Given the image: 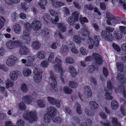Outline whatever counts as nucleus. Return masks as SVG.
<instances>
[{"mask_svg":"<svg viewBox=\"0 0 126 126\" xmlns=\"http://www.w3.org/2000/svg\"><path fill=\"white\" fill-rule=\"evenodd\" d=\"M35 112L25 111L23 114V118L26 120H29L30 123H32L37 120V118Z\"/></svg>","mask_w":126,"mask_h":126,"instance_id":"f257e3e1","label":"nucleus"},{"mask_svg":"<svg viewBox=\"0 0 126 126\" xmlns=\"http://www.w3.org/2000/svg\"><path fill=\"white\" fill-rule=\"evenodd\" d=\"M22 44V42L18 40L15 41L10 40L6 43V46L8 49H13L16 47L20 46Z\"/></svg>","mask_w":126,"mask_h":126,"instance_id":"f03ea898","label":"nucleus"},{"mask_svg":"<svg viewBox=\"0 0 126 126\" xmlns=\"http://www.w3.org/2000/svg\"><path fill=\"white\" fill-rule=\"evenodd\" d=\"M24 26L25 30L24 32L23 38L24 39L30 38L29 32L31 30L32 28L31 24L28 22H26L24 23Z\"/></svg>","mask_w":126,"mask_h":126,"instance_id":"7ed1b4c3","label":"nucleus"},{"mask_svg":"<svg viewBox=\"0 0 126 126\" xmlns=\"http://www.w3.org/2000/svg\"><path fill=\"white\" fill-rule=\"evenodd\" d=\"M79 13L78 11H75L73 13L71 16L68 18L67 22L69 25H73L75 21H78Z\"/></svg>","mask_w":126,"mask_h":126,"instance_id":"20e7f679","label":"nucleus"},{"mask_svg":"<svg viewBox=\"0 0 126 126\" xmlns=\"http://www.w3.org/2000/svg\"><path fill=\"white\" fill-rule=\"evenodd\" d=\"M50 76L49 79V82L52 85V90L55 92L57 91V89L56 87L57 84V81L56 80L57 77L54 75L53 72L51 70L50 71Z\"/></svg>","mask_w":126,"mask_h":126,"instance_id":"39448f33","label":"nucleus"},{"mask_svg":"<svg viewBox=\"0 0 126 126\" xmlns=\"http://www.w3.org/2000/svg\"><path fill=\"white\" fill-rule=\"evenodd\" d=\"M17 60V57L14 55L9 56L6 61V64L8 66L11 67L14 66Z\"/></svg>","mask_w":126,"mask_h":126,"instance_id":"423d86ee","label":"nucleus"},{"mask_svg":"<svg viewBox=\"0 0 126 126\" xmlns=\"http://www.w3.org/2000/svg\"><path fill=\"white\" fill-rule=\"evenodd\" d=\"M31 25L32 29L36 31L40 29L41 27V23L36 20H35L32 23Z\"/></svg>","mask_w":126,"mask_h":126,"instance_id":"0eeeda50","label":"nucleus"},{"mask_svg":"<svg viewBox=\"0 0 126 126\" xmlns=\"http://www.w3.org/2000/svg\"><path fill=\"white\" fill-rule=\"evenodd\" d=\"M93 56L94 59L97 64L100 65L102 63L103 61L102 58L99 54L94 53L93 54Z\"/></svg>","mask_w":126,"mask_h":126,"instance_id":"6e6552de","label":"nucleus"},{"mask_svg":"<svg viewBox=\"0 0 126 126\" xmlns=\"http://www.w3.org/2000/svg\"><path fill=\"white\" fill-rule=\"evenodd\" d=\"M55 63L57 64L54 65V68L55 70H58L61 69L62 67V61L61 59L58 57H56L55 58Z\"/></svg>","mask_w":126,"mask_h":126,"instance_id":"1a4fd4ad","label":"nucleus"},{"mask_svg":"<svg viewBox=\"0 0 126 126\" xmlns=\"http://www.w3.org/2000/svg\"><path fill=\"white\" fill-rule=\"evenodd\" d=\"M30 52L29 48L25 46L21 47L19 50V54L21 55H26L29 54Z\"/></svg>","mask_w":126,"mask_h":126,"instance_id":"9d476101","label":"nucleus"},{"mask_svg":"<svg viewBox=\"0 0 126 126\" xmlns=\"http://www.w3.org/2000/svg\"><path fill=\"white\" fill-rule=\"evenodd\" d=\"M48 114L50 115L51 118L54 117L56 114L57 110L56 108L53 107H49L47 108Z\"/></svg>","mask_w":126,"mask_h":126,"instance_id":"9b49d317","label":"nucleus"},{"mask_svg":"<svg viewBox=\"0 0 126 126\" xmlns=\"http://www.w3.org/2000/svg\"><path fill=\"white\" fill-rule=\"evenodd\" d=\"M89 44L88 48L90 49H92L94 46H98L99 41L98 40H88Z\"/></svg>","mask_w":126,"mask_h":126,"instance_id":"f8f14e48","label":"nucleus"},{"mask_svg":"<svg viewBox=\"0 0 126 126\" xmlns=\"http://www.w3.org/2000/svg\"><path fill=\"white\" fill-rule=\"evenodd\" d=\"M19 71H11L9 74V77L11 80H16L18 77Z\"/></svg>","mask_w":126,"mask_h":126,"instance_id":"ddd939ff","label":"nucleus"},{"mask_svg":"<svg viewBox=\"0 0 126 126\" xmlns=\"http://www.w3.org/2000/svg\"><path fill=\"white\" fill-rule=\"evenodd\" d=\"M27 62L25 65L26 66H30L33 64V62L35 60V57L32 55H29L27 57Z\"/></svg>","mask_w":126,"mask_h":126,"instance_id":"4468645a","label":"nucleus"},{"mask_svg":"<svg viewBox=\"0 0 126 126\" xmlns=\"http://www.w3.org/2000/svg\"><path fill=\"white\" fill-rule=\"evenodd\" d=\"M84 91L85 94H87L88 97H90L92 95V92L90 87L88 86H86L84 87Z\"/></svg>","mask_w":126,"mask_h":126,"instance_id":"2eb2a0df","label":"nucleus"},{"mask_svg":"<svg viewBox=\"0 0 126 126\" xmlns=\"http://www.w3.org/2000/svg\"><path fill=\"white\" fill-rule=\"evenodd\" d=\"M90 108L93 110H95L98 107V105L96 102L95 101H90L89 102Z\"/></svg>","mask_w":126,"mask_h":126,"instance_id":"dca6fc26","label":"nucleus"},{"mask_svg":"<svg viewBox=\"0 0 126 126\" xmlns=\"http://www.w3.org/2000/svg\"><path fill=\"white\" fill-rule=\"evenodd\" d=\"M31 46L34 49L38 50L41 47V44L38 41H36L32 43Z\"/></svg>","mask_w":126,"mask_h":126,"instance_id":"f3484780","label":"nucleus"},{"mask_svg":"<svg viewBox=\"0 0 126 126\" xmlns=\"http://www.w3.org/2000/svg\"><path fill=\"white\" fill-rule=\"evenodd\" d=\"M116 78L120 83L123 84L125 83L126 82V79L124 76L121 73L118 74Z\"/></svg>","mask_w":126,"mask_h":126,"instance_id":"a211bd4d","label":"nucleus"},{"mask_svg":"<svg viewBox=\"0 0 126 126\" xmlns=\"http://www.w3.org/2000/svg\"><path fill=\"white\" fill-rule=\"evenodd\" d=\"M23 99L27 104H30L32 103L33 99L31 96L28 95L24 96Z\"/></svg>","mask_w":126,"mask_h":126,"instance_id":"6ab92c4d","label":"nucleus"},{"mask_svg":"<svg viewBox=\"0 0 126 126\" xmlns=\"http://www.w3.org/2000/svg\"><path fill=\"white\" fill-rule=\"evenodd\" d=\"M37 56V58L39 59H44L46 57V53L44 51L40 50L38 52Z\"/></svg>","mask_w":126,"mask_h":126,"instance_id":"aec40b11","label":"nucleus"},{"mask_svg":"<svg viewBox=\"0 0 126 126\" xmlns=\"http://www.w3.org/2000/svg\"><path fill=\"white\" fill-rule=\"evenodd\" d=\"M98 69V67L97 65H92L89 67L88 70L90 73L93 74L95 70L97 69Z\"/></svg>","mask_w":126,"mask_h":126,"instance_id":"412c9836","label":"nucleus"},{"mask_svg":"<svg viewBox=\"0 0 126 126\" xmlns=\"http://www.w3.org/2000/svg\"><path fill=\"white\" fill-rule=\"evenodd\" d=\"M53 6L54 7L57 8L60 7L64 5V3L62 2L54 1L52 3Z\"/></svg>","mask_w":126,"mask_h":126,"instance_id":"4be33fe9","label":"nucleus"},{"mask_svg":"<svg viewBox=\"0 0 126 126\" xmlns=\"http://www.w3.org/2000/svg\"><path fill=\"white\" fill-rule=\"evenodd\" d=\"M114 34L115 38L116 39H121L123 33L121 31L117 32L116 31H115L114 32Z\"/></svg>","mask_w":126,"mask_h":126,"instance_id":"5701e85b","label":"nucleus"},{"mask_svg":"<svg viewBox=\"0 0 126 126\" xmlns=\"http://www.w3.org/2000/svg\"><path fill=\"white\" fill-rule=\"evenodd\" d=\"M107 87L105 89V91H110L112 90L113 87L111 81L109 80H108L107 82Z\"/></svg>","mask_w":126,"mask_h":126,"instance_id":"b1692460","label":"nucleus"},{"mask_svg":"<svg viewBox=\"0 0 126 126\" xmlns=\"http://www.w3.org/2000/svg\"><path fill=\"white\" fill-rule=\"evenodd\" d=\"M72 45L73 46V47L71 49V51L72 52L75 54H77L79 52L75 48V44L73 43H70L68 44V46L69 47L71 48V45Z\"/></svg>","mask_w":126,"mask_h":126,"instance_id":"393cba45","label":"nucleus"},{"mask_svg":"<svg viewBox=\"0 0 126 126\" xmlns=\"http://www.w3.org/2000/svg\"><path fill=\"white\" fill-rule=\"evenodd\" d=\"M56 71H58L59 73H60V78L61 79V80L62 82L64 83V77L65 76V72L63 71L62 67L61 68V69L58 70H55Z\"/></svg>","mask_w":126,"mask_h":126,"instance_id":"a878e982","label":"nucleus"},{"mask_svg":"<svg viewBox=\"0 0 126 126\" xmlns=\"http://www.w3.org/2000/svg\"><path fill=\"white\" fill-rule=\"evenodd\" d=\"M68 69L70 72L73 77H75L76 75V72L75 69L72 65H70Z\"/></svg>","mask_w":126,"mask_h":126,"instance_id":"bb28decb","label":"nucleus"},{"mask_svg":"<svg viewBox=\"0 0 126 126\" xmlns=\"http://www.w3.org/2000/svg\"><path fill=\"white\" fill-rule=\"evenodd\" d=\"M74 107L76 108L77 113L79 114H80L82 113V111L81 110V106L80 104L78 103H76L74 105Z\"/></svg>","mask_w":126,"mask_h":126,"instance_id":"cd10ccee","label":"nucleus"},{"mask_svg":"<svg viewBox=\"0 0 126 126\" xmlns=\"http://www.w3.org/2000/svg\"><path fill=\"white\" fill-rule=\"evenodd\" d=\"M55 56L54 54L52 52H51L48 59V61L52 63H55V61L54 60Z\"/></svg>","mask_w":126,"mask_h":126,"instance_id":"c85d7f7f","label":"nucleus"},{"mask_svg":"<svg viewBox=\"0 0 126 126\" xmlns=\"http://www.w3.org/2000/svg\"><path fill=\"white\" fill-rule=\"evenodd\" d=\"M50 116L48 113L45 114L44 115V122L47 124L49 123L51 121Z\"/></svg>","mask_w":126,"mask_h":126,"instance_id":"c756f323","label":"nucleus"},{"mask_svg":"<svg viewBox=\"0 0 126 126\" xmlns=\"http://www.w3.org/2000/svg\"><path fill=\"white\" fill-rule=\"evenodd\" d=\"M111 120V122L112 124L115 126L120 125V123L118 122V120L115 117H111L110 118Z\"/></svg>","mask_w":126,"mask_h":126,"instance_id":"7c9ffc66","label":"nucleus"},{"mask_svg":"<svg viewBox=\"0 0 126 126\" xmlns=\"http://www.w3.org/2000/svg\"><path fill=\"white\" fill-rule=\"evenodd\" d=\"M42 78V76L41 74L36 75L34 76V80L35 82L38 83L40 81Z\"/></svg>","mask_w":126,"mask_h":126,"instance_id":"2f4dec72","label":"nucleus"},{"mask_svg":"<svg viewBox=\"0 0 126 126\" xmlns=\"http://www.w3.org/2000/svg\"><path fill=\"white\" fill-rule=\"evenodd\" d=\"M31 70L28 68L24 69L23 71V74L25 76L28 77L29 76L31 73Z\"/></svg>","mask_w":126,"mask_h":126,"instance_id":"473e14b6","label":"nucleus"},{"mask_svg":"<svg viewBox=\"0 0 126 126\" xmlns=\"http://www.w3.org/2000/svg\"><path fill=\"white\" fill-rule=\"evenodd\" d=\"M111 107L113 110L117 109L118 107V104L117 101L113 100L111 102Z\"/></svg>","mask_w":126,"mask_h":126,"instance_id":"72a5a7b5","label":"nucleus"},{"mask_svg":"<svg viewBox=\"0 0 126 126\" xmlns=\"http://www.w3.org/2000/svg\"><path fill=\"white\" fill-rule=\"evenodd\" d=\"M63 91L66 94H70L72 91V90L68 86H64L63 88Z\"/></svg>","mask_w":126,"mask_h":126,"instance_id":"f704fd0d","label":"nucleus"},{"mask_svg":"<svg viewBox=\"0 0 126 126\" xmlns=\"http://www.w3.org/2000/svg\"><path fill=\"white\" fill-rule=\"evenodd\" d=\"M105 94L104 98L106 100H111L113 99V97L110 95V91H106Z\"/></svg>","mask_w":126,"mask_h":126,"instance_id":"c9c22d12","label":"nucleus"},{"mask_svg":"<svg viewBox=\"0 0 126 126\" xmlns=\"http://www.w3.org/2000/svg\"><path fill=\"white\" fill-rule=\"evenodd\" d=\"M118 88L121 92H123V96L126 98V91L124 89V86L121 84L119 86Z\"/></svg>","mask_w":126,"mask_h":126,"instance_id":"e433bc0d","label":"nucleus"},{"mask_svg":"<svg viewBox=\"0 0 126 126\" xmlns=\"http://www.w3.org/2000/svg\"><path fill=\"white\" fill-rule=\"evenodd\" d=\"M38 106L41 108H44L45 106V104L44 101L43 100H39L37 101Z\"/></svg>","mask_w":126,"mask_h":126,"instance_id":"4c0bfd02","label":"nucleus"},{"mask_svg":"<svg viewBox=\"0 0 126 126\" xmlns=\"http://www.w3.org/2000/svg\"><path fill=\"white\" fill-rule=\"evenodd\" d=\"M46 4V0H41L38 4L41 8L43 9H45L46 8L45 6Z\"/></svg>","mask_w":126,"mask_h":126,"instance_id":"58836bf2","label":"nucleus"},{"mask_svg":"<svg viewBox=\"0 0 126 126\" xmlns=\"http://www.w3.org/2000/svg\"><path fill=\"white\" fill-rule=\"evenodd\" d=\"M68 51V48L67 46L64 45H63L60 49V52L62 54H64Z\"/></svg>","mask_w":126,"mask_h":126,"instance_id":"ea45409f","label":"nucleus"},{"mask_svg":"<svg viewBox=\"0 0 126 126\" xmlns=\"http://www.w3.org/2000/svg\"><path fill=\"white\" fill-rule=\"evenodd\" d=\"M78 85L77 83L75 81H70L69 83V86L72 88H76Z\"/></svg>","mask_w":126,"mask_h":126,"instance_id":"a19ab883","label":"nucleus"},{"mask_svg":"<svg viewBox=\"0 0 126 126\" xmlns=\"http://www.w3.org/2000/svg\"><path fill=\"white\" fill-rule=\"evenodd\" d=\"M21 90L24 92L26 93L28 91V89L27 86L25 83H23L21 85Z\"/></svg>","mask_w":126,"mask_h":126,"instance_id":"79ce46f5","label":"nucleus"},{"mask_svg":"<svg viewBox=\"0 0 126 126\" xmlns=\"http://www.w3.org/2000/svg\"><path fill=\"white\" fill-rule=\"evenodd\" d=\"M57 26L63 32H64L65 31V25L63 24L62 23H60L58 24Z\"/></svg>","mask_w":126,"mask_h":126,"instance_id":"37998d69","label":"nucleus"},{"mask_svg":"<svg viewBox=\"0 0 126 126\" xmlns=\"http://www.w3.org/2000/svg\"><path fill=\"white\" fill-rule=\"evenodd\" d=\"M18 107L20 110H26V106L25 103L23 102H21L18 105Z\"/></svg>","mask_w":126,"mask_h":126,"instance_id":"c03bdc74","label":"nucleus"},{"mask_svg":"<svg viewBox=\"0 0 126 126\" xmlns=\"http://www.w3.org/2000/svg\"><path fill=\"white\" fill-rule=\"evenodd\" d=\"M52 120L54 122H57L58 123H61L62 120L60 117H53L52 118H51Z\"/></svg>","mask_w":126,"mask_h":126,"instance_id":"a18cd8bd","label":"nucleus"},{"mask_svg":"<svg viewBox=\"0 0 126 126\" xmlns=\"http://www.w3.org/2000/svg\"><path fill=\"white\" fill-rule=\"evenodd\" d=\"M6 88H8L9 87H11L13 85L14 82L12 81L8 80H6Z\"/></svg>","mask_w":126,"mask_h":126,"instance_id":"49530a36","label":"nucleus"},{"mask_svg":"<svg viewBox=\"0 0 126 126\" xmlns=\"http://www.w3.org/2000/svg\"><path fill=\"white\" fill-rule=\"evenodd\" d=\"M15 32L16 33H18L21 31L20 26L18 24H16L14 26Z\"/></svg>","mask_w":126,"mask_h":126,"instance_id":"de8ad7c7","label":"nucleus"},{"mask_svg":"<svg viewBox=\"0 0 126 126\" xmlns=\"http://www.w3.org/2000/svg\"><path fill=\"white\" fill-rule=\"evenodd\" d=\"M48 101L49 103L51 104L54 105L56 100L53 97L48 96L47 97Z\"/></svg>","mask_w":126,"mask_h":126,"instance_id":"09e8293b","label":"nucleus"},{"mask_svg":"<svg viewBox=\"0 0 126 126\" xmlns=\"http://www.w3.org/2000/svg\"><path fill=\"white\" fill-rule=\"evenodd\" d=\"M118 69V70L122 72L123 70V63L120 62H118L117 63Z\"/></svg>","mask_w":126,"mask_h":126,"instance_id":"8fccbe9b","label":"nucleus"},{"mask_svg":"<svg viewBox=\"0 0 126 126\" xmlns=\"http://www.w3.org/2000/svg\"><path fill=\"white\" fill-rule=\"evenodd\" d=\"M49 63L46 60H44L41 63V66L44 68L47 67Z\"/></svg>","mask_w":126,"mask_h":126,"instance_id":"3c124183","label":"nucleus"},{"mask_svg":"<svg viewBox=\"0 0 126 126\" xmlns=\"http://www.w3.org/2000/svg\"><path fill=\"white\" fill-rule=\"evenodd\" d=\"M6 21L4 18L2 16H0V29L2 28Z\"/></svg>","mask_w":126,"mask_h":126,"instance_id":"603ef678","label":"nucleus"},{"mask_svg":"<svg viewBox=\"0 0 126 126\" xmlns=\"http://www.w3.org/2000/svg\"><path fill=\"white\" fill-rule=\"evenodd\" d=\"M88 29L87 27H84L82 29V31L83 32V33L84 36H88L89 34V32L88 31Z\"/></svg>","mask_w":126,"mask_h":126,"instance_id":"864d4df0","label":"nucleus"},{"mask_svg":"<svg viewBox=\"0 0 126 126\" xmlns=\"http://www.w3.org/2000/svg\"><path fill=\"white\" fill-rule=\"evenodd\" d=\"M66 62L67 63L72 64L74 62L73 59L71 57H67L65 59Z\"/></svg>","mask_w":126,"mask_h":126,"instance_id":"5fc2aeb1","label":"nucleus"},{"mask_svg":"<svg viewBox=\"0 0 126 126\" xmlns=\"http://www.w3.org/2000/svg\"><path fill=\"white\" fill-rule=\"evenodd\" d=\"M85 113L88 116H91L94 115V113L88 109L86 108L85 109Z\"/></svg>","mask_w":126,"mask_h":126,"instance_id":"6e6d98bb","label":"nucleus"},{"mask_svg":"<svg viewBox=\"0 0 126 126\" xmlns=\"http://www.w3.org/2000/svg\"><path fill=\"white\" fill-rule=\"evenodd\" d=\"M42 70L39 69V68H35L33 70V73L35 75L41 74Z\"/></svg>","mask_w":126,"mask_h":126,"instance_id":"4d7b16f0","label":"nucleus"},{"mask_svg":"<svg viewBox=\"0 0 126 126\" xmlns=\"http://www.w3.org/2000/svg\"><path fill=\"white\" fill-rule=\"evenodd\" d=\"M51 18L50 16L48 14L46 13L43 16V19L46 22L48 20L50 19Z\"/></svg>","mask_w":126,"mask_h":126,"instance_id":"13d9d810","label":"nucleus"},{"mask_svg":"<svg viewBox=\"0 0 126 126\" xmlns=\"http://www.w3.org/2000/svg\"><path fill=\"white\" fill-rule=\"evenodd\" d=\"M124 105H122L120 107V109L121 112L122 114L124 116L126 115V111L124 109Z\"/></svg>","mask_w":126,"mask_h":126,"instance_id":"bf43d9fd","label":"nucleus"},{"mask_svg":"<svg viewBox=\"0 0 126 126\" xmlns=\"http://www.w3.org/2000/svg\"><path fill=\"white\" fill-rule=\"evenodd\" d=\"M80 51L81 53L83 55H86L88 53L87 51L85 48L83 47L80 48Z\"/></svg>","mask_w":126,"mask_h":126,"instance_id":"052dcab7","label":"nucleus"},{"mask_svg":"<svg viewBox=\"0 0 126 126\" xmlns=\"http://www.w3.org/2000/svg\"><path fill=\"white\" fill-rule=\"evenodd\" d=\"M58 16L59 15H57L55 16V19H52V18L51 19V22L53 24H57V22L59 20Z\"/></svg>","mask_w":126,"mask_h":126,"instance_id":"680f3d73","label":"nucleus"},{"mask_svg":"<svg viewBox=\"0 0 126 126\" xmlns=\"http://www.w3.org/2000/svg\"><path fill=\"white\" fill-rule=\"evenodd\" d=\"M18 15L16 12H14L11 15V16L12 19V20L13 21H16Z\"/></svg>","mask_w":126,"mask_h":126,"instance_id":"e2e57ef3","label":"nucleus"},{"mask_svg":"<svg viewBox=\"0 0 126 126\" xmlns=\"http://www.w3.org/2000/svg\"><path fill=\"white\" fill-rule=\"evenodd\" d=\"M84 7L90 10H93L94 9V6L91 4L88 5H85L84 6Z\"/></svg>","mask_w":126,"mask_h":126,"instance_id":"0e129e2a","label":"nucleus"},{"mask_svg":"<svg viewBox=\"0 0 126 126\" xmlns=\"http://www.w3.org/2000/svg\"><path fill=\"white\" fill-rule=\"evenodd\" d=\"M49 11L50 15L52 16H55L57 15H59V14L57 13L56 12H55L54 10L52 9H50L49 10Z\"/></svg>","mask_w":126,"mask_h":126,"instance_id":"69168bd1","label":"nucleus"},{"mask_svg":"<svg viewBox=\"0 0 126 126\" xmlns=\"http://www.w3.org/2000/svg\"><path fill=\"white\" fill-rule=\"evenodd\" d=\"M24 124V122L22 119H19L17 122V124L18 126H23Z\"/></svg>","mask_w":126,"mask_h":126,"instance_id":"338daca9","label":"nucleus"},{"mask_svg":"<svg viewBox=\"0 0 126 126\" xmlns=\"http://www.w3.org/2000/svg\"><path fill=\"white\" fill-rule=\"evenodd\" d=\"M100 123L101 126H111L110 122L108 121L105 122L101 121Z\"/></svg>","mask_w":126,"mask_h":126,"instance_id":"774afa93","label":"nucleus"}]
</instances>
